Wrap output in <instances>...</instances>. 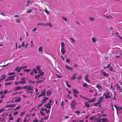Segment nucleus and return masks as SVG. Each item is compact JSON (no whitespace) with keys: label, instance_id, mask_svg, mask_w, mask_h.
<instances>
[{"label":"nucleus","instance_id":"obj_1","mask_svg":"<svg viewBox=\"0 0 122 122\" xmlns=\"http://www.w3.org/2000/svg\"><path fill=\"white\" fill-rule=\"evenodd\" d=\"M83 98L86 100H88L89 101L88 102L89 103L91 102H94L96 100V98H93L91 99H90L89 98L86 97H83Z\"/></svg>","mask_w":122,"mask_h":122},{"label":"nucleus","instance_id":"obj_2","mask_svg":"<svg viewBox=\"0 0 122 122\" xmlns=\"http://www.w3.org/2000/svg\"><path fill=\"white\" fill-rule=\"evenodd\" d=\"M71 108L73 109H74L75 106L76 105V101L75 100H73L70 104Z\"/></svg>","mask_w":122,"mask_h":122},{"label":"nucleus","instance_id":"obj_3","mask_svg":"<svg viewBox=\"0 0 122 122\" xmlns=\"http://www.w3.org/2000/svg\"><path fill=\"white\" fill-rule=\"evenodd\" d=\"M110 93L108 92H106L105 93H104L103 96H105V99H107L111 98V97L110 95Z\"/></svg>","mask_w":122,"mask_h":122},{"label":"nucleus","instance_id":"obj_4","mask_svg":"<svg viewBox=\"0 0 122 122\" xmlns=\"http://www.w3.org/2000/svg\"><path fill=\"white\" fill-rule=\"evenodd\" d=\"M18 83L23 84H25L26 83L25 78V77L21 78L20 79V81H19Z\"/></svg>","mask_w":122,"mask_h":122},{"label":"nucleus","instance_id":"obj_5","mask_svg":"<svg viewBox=\"0 0 122 122\" xmlns=\"http://www.w3.org/2000/svg\"><path fill=\"white\" fill-rule=\"evenodd\" d=\"M46 90L45 89H44L41 92V93L38 96V97L43 96H45Z\"/></svg>","mask_w":122,"mask_h":122},{"label":"nucleus","instance_id":"obj_6","mask_svg":"<svg viewBox=\"0 0 122 122\" xmlns=\"http://www.w3.org/2000/svg\"><path fill=\"white\" fill-rule=\"evenodd\" d=\"M15 75H14L13 76H10L7 78V79L5 80V81H10L12 80H14L15 79Z\"/></svg>","mask_w":122,"mask_h":122},{"label":"nucleus","instance_id":"obj_7","mask_svg":"<svg viewBox=\"0 0 122 122\" xmlns=\"http://www.w3.org/2000/svg\"><path fill=\"white\" fill-rule=\"evenodd\" d=\"M33 3V1L31 0H28L27 1V3L26 5V6H28L30 4H32Z\"/></svg>","mask_w":122,"mask_h":122},{"label":"nucleus","instance_id":"obj_8","mask_svg":"<svg viewBox=\"0 0 122 122\" xmlns=\"http://www.w3.org/2000/svg\"><path fill=\"white\" fill-rule=\"evenodd\" d=\"M85 77L84 78V80L86 81L88 83H89L90 82V80L88 79V75L87 74H86L85 75Z\"/></svg>","mask_w":122,"mask_h":122},{"label":"nucleus","instance_id":"obj_9","mask_svg":"<svg viewBox=\"0 0 122 122\" xmlns=\"http://www.w3.org/2000/svg\"><path fill=\"white\" fill-rule=\"evenodd\" d=\"M104 98L103 96H101L97 100L98 102H99V103L101 102H102V101L103 100Z\"/></svg>","mask_w":122,"mask_h":122},{"label":"nucleus","instance_id":"obj_10","mask_svg":"<svg viewBox=\"0 0 122 122\" xmlns=\"http://www.w3.org/2000/svg\"><path fill=\"white\" fill-rule=\"evenodd\" d=\"M102 120V119L95 118L94 119V121L95 122H100Z\"/></svg>","mask_w":122,"mask_h":122},{"label":"nucleus","instance_id":"obj_11","mask_svg":"<svg viewBox=\"0 0 122 122\" xmlns=\"http://www.w3.org/2000/svg\"><path fill=\"white\" fill-rule=\"evenodd\" d=\"M28 86L26 90V91H28L33 90V87H31L29 86Z\"/></svg>","mask_w":122,"mask_h":122},{"label":"nucleus","instance_id":"obj_12","mask_svg":"<svg viewBox=\"0 0 122 122\" xmlns=\"http://www.w3.org/2000/svg\"><path fill=\"white\" fill-rule=\"evenodd\" d=\"M45 107L49 109L51 108V104L49 103H48L47 104H46L45 105Z\"/></svg>","mask_w":122,"mask_h":122},{"label":"nucleus","instance_id":"obj_13","mask_svg":"<svg viewBox=\"0 0 122 122\" xmlns=\"http://www.w3.org/2000/svg\"><path fill=\"white\" fill-rule=\"evenodd\" d=\"M21 69L22 68H21L20 67H19V66H18L16 68V71H17L18 72H20V71Z\"/></svg>","mask_w":122,"mask_h":122},{"label":"nucleus","instance_id":"obj_14","mask_svg":"<svg viewBox=\"0 0 122 122\" xmlns=\"http://www.w3.org/2000/svg\"><path fill=\"white\" fill-rule=\"evenodd\" d=\"M72 90L73 93L74 94H78L79 93V92L77 89H73Z\"/></svg>","mask_w":122,"mask_h":122},{"label":"nucleus","instance_id":"obj_15","mask_svg":"<svg viewBox=\"0 0 122 122\" xmlns=\"http://www.w3.org/2000/svg\"><path fill=\"white\" fill-rule=\"evenodd\" d=\"M65 67L67 70H73V68L72 67L68 66L67 65Z\"/></svg>","mask_w":122,"mask_h":122},{"label":"nucleus","instance_id":"obj_16","mask_svg":"<svg viewBox=\"0 0 122 122\" xmlns=\"http://www.w3.org/2000/svg\"><path fill=\"white\" fill-rule=\"evenodd\" d=\"M103 76L105 77H108L109 76V74L104 72H103L102 73Z\"/></svg>","mask_w":122,"mask_h":122},{"label":"nucleus","instance_id":"obj_17","mask_svg":"<svg viewBox=\"0 0 122 122\" xmlns=\"http://www.w3.org/2000/svg\"><path fill=\"white\" fill-rule=\"evenodd\" d=\"M61 51L62 55H64L66 52V51L65 50V48H61Z\"/></svg>","mask_w":122,"mask_h":122},{"label":"nucleus","instance_id":"obj_18","mask_svg":"<svg viewBox=\"0 0 122 122\" xmlns=\"http://www.w3.org/2000/svg\"><path fill=\"white\" fill-rule=\"evenodd\" d=\"M51 92L49 90H47L46 91V95L47 96H49L51 94Z\"/></svg>","mask_w":122,"mask_h":122},{"label":"nucleus","instance_id":"obj_19","mask_svg":"<svg viewBox=\"0 0 122 122\" xmlns=\"http://www.w3.org/2000/svg\"><path fill=\"white\" fill-rule=\"evenodd\" d=\"M43 47L42 46H41L39 47L38 48V51L39 52H41L43 53Z\"/></svg>","mask_w":122,"mask_h":122},{"label":"nucleus","instance_id":"obj_20","mask_svg":"<svg viewBox=\"0 0 122 122\" xmlns=\"http://www.w3.org/2000/svg\"><path fill=\"white\" fill-rule=\"evenodd\" d=\"M40 67V66H37L36 67V69L38 71H39L38 72V73H39L40 71H42L41 70H40L41 69Z\"/></svg>","mask_w":122,"mask_h":122},{"label":"nucleus","instance_id":"obj_21","mask_svg":"<svg viewBox=\"0 0 122 122\" xmlns=\"http://www.w3.org/2000/svg\"><path fill=\"white\" fill-rule=\"evenodd\" d=\"M48 98L47 97H45L43 100H42V101H42V103H43L45 102L46 101L47 99H48Z\"/></svg>","mask_w":122,"mask_h":122},{"label":"nucleus","instance_id":"obj_22","mask_svg":"<svg viewBox=\"0 0 122 122\" xmlns=\"http://www.w3.org/2000/svg\"><path fill=\"white\" fill-rule=\"evenodd\" d=\"M22 88L21 86H18L16 87V91L22 89Z\"/></svg>","mask_w":122,"mask_h":122},{"label":"nucleus","instance_id":"obj_23","mask_svg":"<svg viewBox=\"0 0 122 122\" xmlns=\"http://www.w3.org/2000/svg\"><path fill=\"white\" fill-rule=\"evenodd\" d=\"M65 82H66V85L67 87H68L69 88H70L71 87V85H69L68 84V81H65Z\"/></svg>","mask_w":122,"mask_h":122},{"label":"nucleus","instance_id":"obj_24","mask_svg":"<svg viewBox=\"0 0 122 122\" xmlns=\"http://www.w3.org/2000/svg\"><path fill=\"white\" fill-rule=\"evenodd\" d=\"M16 98H17L16 99V102H18L21 100L20 98L16 97Z\"/></svg>","mask_w":122,"mask_h":122},{"label":"nucleus","instance_id":"obj_25","mask_svg":"<svg viewBox=\"0 0 122 122\" xmlns=\"http://www.w3.org/2000/svg\"><path fill=\"white\" fill-rule=\"evenodd\" d=\"M87 102H86L85 103V105L84 106H86V107L88 108V107H90V105L88 104L87 103Z\"/></svg>","mask_w":122,"mask_h":122},{"label":"nucleus","instance_id":"obj_26","mask_svg":"<svg viewBox=\"0 0 122 122\" xmlns=\"http://www.w3.org/2000/svg\"><path fill=\"white\" fill-rule=\"evenodd\" d=\"M43 80H38V81H36V83H40L44 81L45 80V79H44V78H43Z\"/></svg>","mask_w":122,"mask_h":122},{"label":"nucleus","instance_id":"obj_27","mask_svg":"<svg viewBox=\"0 0 122 122\" xmlns=\"http://www.w3.org/2000/svg\"><path fill=\"white\" fill-rule=\"evenodd\" d=\"M92 41L94 43L96 42V38H92Z\"/></svg>","mask_w":122,"mask_h":122},{"label":"nucleus","instance_id":"obj_28","mask_svg":"<svg viewBox=\"0 0 122 122\" xmlns=\"http://www.w3.org/2000/svg\"><path fill=\"white\" fill-rule=\"evenodd\" d=\"M65 45L64 44V43L62 42H61V48H64V47L65 46Z\"/></svg>","mask_w":122,"mask_h":122},{"label":"nucleus","instance_id":"obj_29","mask_svg":"<svg viewBox=\"0 0 122 122\" xmlns=\"http://www.w3.org/2000/svg\"><path fill=\"white\" fill-rule=\"evenodd\" d=\"M114 106L116 109V111H118L119 110V107L117 106L116 105H114Z\"/></svg>","mask_w":122,"mask_h":122},{"label":"nucleus","instance_id":"obj_30","mask_svg":"<svg viewBox=\"0 0 122 122\" xmlns=\"http://www.w3.org/2000/svg\"><path fill=\"white\" fill-rule=\"evenodd\" d=\"M96 87L98 89H99L100 88H102V87L100 85H97L96 86Z\"/></svg>","mask_w":122,"mask_h":122},{"label":"nucleus","instance_id":"obj_31","mask_svg":"<svg viewBox=\"0 0 122 122\" xmlns=\"http://www.w3.org/2000/svg\"><path fill=\"white\" fill-rule=\"evenodd\" d=\"M12 82H9L5 83V85H9L12 84Z\"/></svg>","mask_w":122,"mask_h":122},{"label":"nucleus","instance_id":"obj_32","mask_svg":"<svg viewBox=\"0 0 122 122\" xmlns=\"http://www.w3.org/2000/svg\"><path fill=\"white\" fill-rule=\"evenodd\" d=\"M117 87V90H122V89L118 85H116Z\"/></svg>","mask_w":122,"mask_h":122},{"label":"nucleus","instance_id":"obj_33","mask_svg":"<svg viewBox=\"0 0 122 122\" xmlns=\"http://www.w3.org/2000/svg\"><path fill=\"white\" fill-rule=\"evenodd\" d=\"M102 120L103 122H108L107 119H106L105 118H103L102 119Z\"/></svg>","mask_w":122,"mask_h":122},{"label":"nucleus","instance_id":"obj_34","mask_svg":"<svg viewBox=\"0 0 122 122\" xmlns=\"http://www.w3.org/2000/svg\"><path fill=\"white\" fill-rule=\"evenodd\" d=\"M72 76L73 77L71 78V79L75 80L76 78V77L75 76V75H73Z\"/></svg>","mask_w":122,"mask_h":122},{"label":"nucleus","instance_id":"obj_35","mask_svg":"<svg viewBox=\"0 0 122 122\" xmlns=\"http://www.w3.org/2000/svg\"><path fill=\"white\" fill-rule=\"evenodd\" d=\"M75 113L76 114H78V115L79 116V115L80 113V110H78L77 111H76L75 112Z\"/></svg>","mask_w":122,"mask_h":122},{"label":"nucleus","instance_id":"obj_36","mask_svg":"<svg viewBox=\"0 0 122 122\" xmlns=\"http://www.w3.org/2000/svg\"><path fill=\"white\" fill-rule=\"evenodd\" d=\"M15 74V73L14 72H12L8 73V75L9 76L13 75Z\"/></svg>","mask_w":122,"mask_h":122},{"label":"nucleus","instance_id":"obj_37","mask_svg":"<svg viewBox=\"0 0 122 122\" xmlns=\"http://www.w3.org/2000/svg\"><path fill=\"white\" fill-rule=\"evenodd\" d=\"M106 18H110L112 19H113V17L112 16H106Z\"/></svg>","mask_w":122,"mask_h":122},{"label":"nucleus","instance_id":"obj_38","mask_svg":"<svg viewBox=\"0 0 122 122\" xmlns=\"http://www.w3.org/2000/svg\"><path fill=\"white\" fill-rule=\"evenodd\" d=\"M99 104V102H97L95 103V104H94V106L97 107L98 106V104Z\"/></svg>","mask_w":122,"mask_h":122},{"label":"nucleus","instance_id":"obj_39","mask_svg":"<svg viewBox=\"0 0 122 122\" xmlns=\"http://www.w3.org/2000/svg\"><path fill=\"white\" fill-rule=\"evenodd\" d=\"M8 91L7 90H6L4 91L3 92V94H6L7 93H8Z\"/></svg>","mask_w":122,"mask_h":122},{"label":"nucleus","instance_id":"obj_40","mask_svg":"<svg viewBox=\"0 0 122 122\" xmlns=\"http://www.w3.org/2000/svg\"><path fill=\"white\" fill-rule=\"evenodd\" d=\"M39 120H37L36 118L34 119V120L32 122H37Z\"/></svg>","mask_w":122,"mask_h":122},{"label":"nucleus","instance_id":"obj_41","mask_svg":"<svg viewBox=\"0 0 122 122\" xmlns=\"http://www.w3.org/2000/svg\"><path fill=\"white\" fill-rule=\"evenodd\" d=\"M62 19H63L66 22L67 21V19L66 17H64L63 16H62Z\"/></svg>","mask_w":122,"mask_h":122},{"label":"nucleus","instance_id":"obj_42","mask_svg":"<svg viewBox=\"0 0 122 122\" xmlns=\"http://www.w3.org/2000/svg\"><path fill=\"white\" fill-rule=\"evenodd\" d=\"M109 67L110 68L109 69V70L111 71H113V69L112 67L110 66V67Z\"/></svg>","mask_w":122,"mask_h":122},{"label":"nucleus","instance_id":"obj_43","mask_svg":"<svg viewBox=\"0 0 122 122\" xmlns=\"http://www.w3.org/2000/svg\"><path fill=\"white\" fill-rule=\"evenodd\" d=\"M89 20L92 21H93L94 20V18L91 17H89Z\"/></svg>","mask_w":122,"mask_h":122},{"label":"nucleus","instance_id":"obj_44","mask_svg":"<svg viewBox=\"0 0 122 122\" xmlns=\"http://www.w3.org/2000/svg\"><path fill=\"white\" fill-rule=\"evenodd\" d=\"M28 86H22V88L24 89H27Z\"/></svg>","mask_w":122,"mask_h":122},{"label":"nucleus","instance_id":"obj_45","mask_svg":"<svg viewBox=\"0 0 122 122\" xmlns=\"http://www.w3.org/2000/svg\"><path fill=\"white\" fill-rule=\"evenodd\" d=\"M32 12V10L31 9H30L29 10H28L27 11V13H30L31 12Z\"/></svg>","mask_w":122,"mask_h":122},{"label":"nucleus","instance_id":"obj_46","mask_svg":"<svg viewBox=\"0 0 122 122\" xmlns=\"http://www.w3.org/2000/svg\"><path fill=\"white\" fill-rule=\"evenodd\" d=\"M44 74V72H40V73L39 74L40 76H42Z\"/></svg>","mask_w":122,"mask_h":122},{"label":"nucleus","instance_id":"obj_47","mask_svg":"<svg viewBox=\"0 0 122 122\" xmlns=\"http://www.w3.org/2000/svg\"><path fill=\"white\" fill-rule=\"evenodd\" d=\"M40 74L38 75L37 76L36 75L35 76V78L36 79H37V78H39L40 77Z\"/></svg>","mask_w":122,"mask_h":122},{"label":"nucleus","instance_id":"obj_48","mask_svg":"<svg viewBox=\"0 0 122 122\" xmlns=\"http://www.w3.org/2000/svg\"><path fill=\"white\" fill-rule=\"evenodd\" d=\"M70 61V60L69 59H67L66 60V62L68 64H69Z\"/></svg>","mask_w":122,"mask_h":122},{"label":"nucleus","instance_id":"obj_49","mask_svg":"<svg viewBox=\"0 0 122 122\" xmlns=\"http://www.w3.org/2000/svg\"><path fill=\"white\" fill-rule=\"evenodd\" d=\"M45 11L47 14H50V13L48 11L46 10H45Z\"/></svg>","mask_w":122,"mask_h":122},{"label":"nucleus","instance_id":"obj_50","mask_svg":"<svg viewBox=\"0 0 122 122\" xmlns=\"http://www.w3.org/2000/svg\"><path fill=\"white\" fill-rule=\"evenodd\" d=\"M33 70L34 72L35 73V74L37 73V71L35 69H33Z\"/></svg>","mask_w":122,"mask_h":122},{"label":"nucleus","instance_id":"obj_51","mask_svg":"<svg viewBox=\"0 0 122 122\" xmlns=\"http://www.w3.org/2000/svg\"><path fill=\"white\" fill-rule=\"evenodd\" d=\"M83 86L84 87H86L87 86V85L85 83H84L83 85Z\"/></svg>","mask_w":122,"mask_h":122},{"label":"nucleus","instance_id":"obj_52","mask_svg":"<svg viewBox=\"0 0 122 122\" xmlns=\"http://www.w3.org/2000/svg\"><path fill=\"white\" fill-rule=\"evenodd\" d=\"M31 70H30V69H25L24 70V71H26V72H29Z\"/></svg>","mask_w":122,"mask_h":122},{"label":"nucleus","instance_id":"obj_53","mask_svg":"<svg viewBox=\"0 0 122 122\" xmlns=\"http://www.w3.org/2000/svg\"><path fill=\"white\" fill-rule=\"evenodd\" d=\"M29 43H26L25 45V48H26L27 47V46L29 45Z\"/></svg>","mask_w":122,"mask_h":122},{"label":"nucleus","instance_id":"obj_54","mask_svg":"<svg viewBox=\"0 0 122 122\" xmlns=\"http://www.w3.org/2000/svg\"><path fill=\"white\" fill-rule=\"evenodd\" d=\"M5 97V96L4 95H2L1 97H0V98L1 99H3Z\"/></svg>","mask_w":122,"mask_h":122},{"label":"nucleus","instance_id":"obj_55","mask_svg":"<svg viewBox=\"0 0 122 122\" xmlns=\"http://www.w3.org/2000/svg\"><path fill=\"white\" fill-rule=\"evenodd\" d=\"M16 20L18 24L19 23V22L20 23V22L19 19H16Z\"/></svg>","mask_w":122,"mask_h":122},{"label":"nucleus","instance_id":"obj_56","mask_svg":"<svg viewBox=\"0 0 122 122\" xmlns=\"http://www.w3.org/2000/svg\"><path fill=\"white\" fill-rule=\"evenodd\" d=\"M25 46V43L24 41H23L21 44V46H22L24 47Z\"/></svg>","mask_w":122,"mask_h":122},{"label":"nucleus","instance_id":"obj_57","mask_svg":"<svg viewBox=\"0 0 122 122\" xmlns=\"http://www.w3.org/2000/svg\"><path fill=\"white\" fill-rule=\"evenodd\" d=\"M21 118H19L17 119L16 122H19Z\"/></svg>","mask_w":122,"mask_h":122},{"label":"nucleus","instance_id":"obj_58","mask_svg":"<svg viewBox=\"0 0 122 122\" xmlns=\"http://www.w3.org/2000/svg\"><path fill=\"white\" fill-rule=\"evenodd\" d=\"M95 116H93V117H90V119L91 120H93V119H94V118H95Z\"/></svg>","mask_w":122,"mask_h":122},{"label":"nucleus","instance_id":"obj_59","mask_svg":"<svg viewBox=\"0 0 122 122\" xmlns=\"http://www.w3.org/2000/svg\"><path fill=\"white\" fill-rule=\"evenodd\" d=\"M33 41H31V45H30V46L31 47H32L33 46Z\"/></svg>","mask_w":122,"mask_h":122},{"label":"nucleus","instance_id":"obj_60","mask_svg":"<svg viewBox=\"0 0 122 122\" xmlns=\"http://www.w3.org/2000/svg\"><path fill=\"white\" fill-rule=\"evenodd\" d=\"M70 40H71L72 41H73V42H75V40L73 39L72 38H70Z\"/></svg>","mask_w":122,"mask_h":122},{"label":"nucleus","instance_id":"obj_61","mask_svg":"<svg viewBox=\"0 0 122 122\" xmlns=\"http://www.w3.org/2000/svg\"><path fill=\"white\" fill-rule=\"evenodd\" d=\"M5 110V109L4 108L0 109V113L2 112L4 110Z\"/></svg>","mask_w":122,"mask_h":122},{"label":"nucleus","instance_id":"obj_62","mask_svg":"<svg viewBox=\"0 0 122 122\" xmlns=\"http://www.w3.org/2000/svg\"><path fill=\"white\" fill-rule=\"evenodd\" d=\"M111 66L110 64H108L107 65V66H106V68H108L109 67Z\"/></svg>","mask_w":122,"mask_h":122},{"label":"nucleus","instance_id":"obj_63","mask_svg":"<svg viewBox=\"0 0 122 122\" xmlns=\"http://www.w3.org/2000/svg\"><path fill=\"white\" fill-rule=\"evenodd\" d=\"M64 102L63 101H62L61 103V106L62 107H63V103H64Z\"/></svg>","mask_w":122,"mask_h":122},{"label":"nucleus","instance_id":"obj_64","mask_svg":"<svg viewBox=\"0 0 122 122\" xmlns=\"http://www.w3.org/2000/svg\"><path fill=\"white\" fill-rule=\"evenodd\" d=\"M40 112L41 113V114L43 116H45V115L44 114V113L42 112H41V111H40Z\"/></svg>","mask_w":122,"mask_h":122}]
</instances>
